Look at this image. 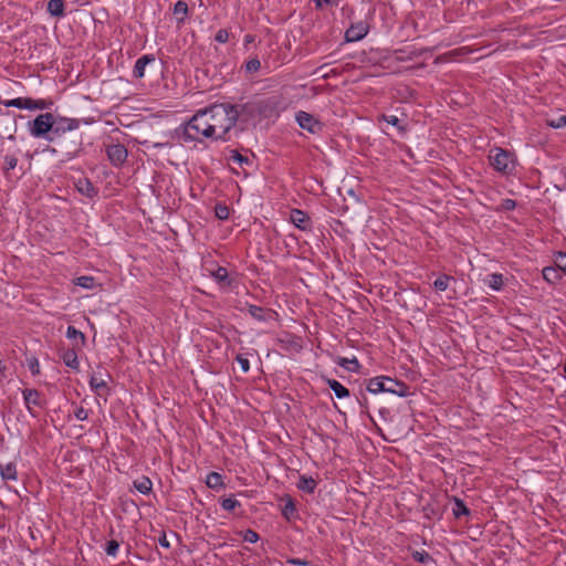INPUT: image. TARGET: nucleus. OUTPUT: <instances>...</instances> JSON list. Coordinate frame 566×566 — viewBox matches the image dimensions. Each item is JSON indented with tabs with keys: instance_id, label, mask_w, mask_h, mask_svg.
Listing matches in <instances>:
<instances>
[{
	"instance_id": "obj_1",
	"label": "nucleus",
	"mask_w": 566,
	"mask_h": 566,
	"mask_svg": "<svg viewBox=\"0 0 566 566\" xmlns=\"http://www.w3.org/2000/svg\"><path fill=\"white\" fill-rule=\"evenodd\" d=\"M212 105L197 111L193 116L176 132L185 143H202L212 137Z\"/></svg>"
},
{
	"instance_id": "obj_2",
	"label": "nucleus",
	"mask_w": 566,
	"mask_h": 566,
	"mask_svg": "<svg viewBox=\"0 0 566 566\" xmlns=\"http://www.w3.org/2000/svg\"><path fill=\"white\" fill-rule=\"evenodd\" d=\"M239 111L237 105L230 103H214V139L227 140V134L238 122Z\"/></svg>"
},
{
	"instance_id": "obj_3",
	"label": "nucleus",
	"mask_w": 566,
	"mask_h": 566,
	"mask_svg": "<svg viewBox=\"0 0 566 566\" xmlns=\"http://www.w3.org/2000/svg\"><path fill=\"white\" fill-rule=\"evenodd\" d=\"M214 284L220 293L223 294H238L241 285V277L233 266L219 265L214 269Z\"/></svg>"
},
{
	"instance_id": "obj_4",
	"label": "nucleus",
	"mask_w": 566,
	"mask_h": 566,
	"mask_svg": "<svg viewBox=\"0 0 566 566\" xmlns=\"http://www.w3.org/2000/svg\"><path fill=\"white\" fill-rule=\"evenodd\" d=\"M54 114L41 113L34 119L27 123L29 134L34 138H42L48 142H54L52 136Z\"/></svg>"
},
{
	"instance_id": "obj_5",
	"label": "nucleus",
	"mask_w": 566,
	"mask_h": 566,
	"mask_svg": "<svg viewBox=\"0 0 566 566\" xmlns=\"http://www.w3.org/2000/svg\"><path fill=\"white\" fill-rule=\"evenodd\" d=\"M489 158L492 167L503 175H510L515 169L513 155L509 150L495 147L490 151Z\"/></svg>"
},
{
	"instance_id": "obj_6",
	"label": "nucleus",
	"mask_w": 566,
	"mask_h": 566,
	"mask_svg": "<svg viewBox=\"0 0 566 566\" xmlns=\"http://www.w3.org/2000/svg\"><path fill=\"white\" fill-rule=\"evenodd\" d=\"M6 107H15L19 109L29 111H48L54 105L52 99L39 98L34 99L31 97H15L12 99H6L2 102Z\"/></svg>"
},
{
	"instance_id": "obj_7",
	"label": "nucleus",
	"mask_w": 566,
	"mask_h": 566,
	"mask_svg": "<svg viewBox=\"0 0 566 566\" xmlns=\"http://www.w3.org/2000/svg\"><path fill=\"white\" fill-rule=\"evenodd\" d=\"M81 123L88 125L91 122L85 118H70L61 115H54L53 127H52V136H54V140L57 137L63 136L69 132H73L77 129Z\"/></svg>"
},
{
	"instance_id": "obj_8",
	"label": "nucleus",
	"mask_w": 566,
	"mask_h": 566,
	"mask_svg": "<svg viewBox=\"0 0 566 566\" xmlns=\"http://www.w3.org/2000/svg\"><path fill=\"white\" fill-rule=\"evenodd\" d=\"M295 119L302 129L307 130L311 134L321 133L324 128L323 123L316 119L312 114L304 111H298L295 114Z\"/></svg>"
},
{
	"instance_id": "obj_9",
	"label": "nucleus",
	"mask_w": 566,
	"mask_h": 566,
	"mask_svg": "<svg viewBox=\"0 0 566 566\" xmlns=\"http://www.w3.org/2000/svg\"><path fill=\"white\" fill-rule=\"evenodd\" d=\"M22 395H23V401H24V405L29 411V413L32 416V417H36L35 412L33 411V406L35 407H39V408H43L44 407V400L41 398V394L39 390L36 389H24L22 391Z\"/></svg>"
},
{
	"instance_id": "obj_10",
	"label": "nucleus",
	"mask_w": 566,
	"mask_h": 566,
	"mask_svg": "<svg viewBox=\"0 0 566 566\" xmlns=\"http://www.w3.org/2000/svg\"><path fill=\"white\" fill-rule=\"evenodd\" d=\"M369 31V27L366 22L359 21L356 23H353L346 31H345V41L346 42H357L363 40Z\"/></svg>"
},
{
	"instance_id": "obj_11",
	"label": "nucleus",
	"mask_w": 566,
	"mask_h": 566,
	"mask_svg": "<svg viewBox=\"0 0 566 566\" xmlns=\"http://www.w3.org/2000/svg\"><path fill=\"white\" fill-rule=\"evenodd\" d=\"M106 155L114 166L123 165L128 156L126 147L122 144H113L106 148Z\"/></svg>"
},
{
	"instance_id": "obj_12",
	"label": "nucleus",
	"mask_w": 566,
	"mask_h": 566,
	"mask_svg": "<svg viewBox=\"0 0 566 566\" xmlns=\"http://www.w3.org/2000/svg\"><path fill=\"white\" fill-rule=\"evenodd\" d=\"M385 392L394 394L399 397H407L410 394L409 386L403 381L385 376Z\"/></svg>"
},
{
	"instance_id": "obj_13",
	"label": "nucleus",
	"mask_w": 566,
	"mask_h": 566,
	"mask_svg": "<svg viewBox=\"0 0 566 566\" xmlns=\"http://www.w3.org/2000/svg\"><path fill=\"white\" fill-rule=\"evenodd\" d=\"M291 222L300 230L302 231H310L312 230V221L310 216L300 210V209H293L291 211L290 216Z\"/></svg>"
},
{
	"instance_id": "obj_14",
	"label": "nucleus",
	"mask_w": 566,
	"mask_h": 566,
	"mask_svg": "<svg viewBox=\"0 0 566 566\" xmlns=\"http://www.w3.org/2000/svg\"><path fill=\"white\" fill-rule=\"evenodd\" d=\"M74 186L81 195L90 199H93L98 195V189L87 177H80L74 181Z\"/></svg>"
},
{
	"instance_id": "obj_15",
	"label": "nucleus",
	"mask_w": 566,
	"mask_h": 566,
	"mask_svg": "<svg viewBox=\"0 0 566 566\" xmlns=\"http://www.w3.org/2000/svg\"><path fill=\"white\" fill-rule=\"evenodd\" d=\"M156 61L154 54H145L142 55L137 61L135 62L134 69H133V76L135 78H143L145 76V70L146 66L149 64H154Z\"/></svg>"
},
{
	"instance_id": "obj_16",
	"label": "nucleus",
	"mask_w": 566,
	"mask_h": 566,
	"mask_svg": "<svg viewBox=\"0 0 566 566\" xmlns=\"http://www.w3.org/2000/svg\"><path fill=\"white\" fill-rule=\"evenodd\" d=\"M248 312L249 314L259 322H268L270 321L273 315H275V312L270 308H264L258 305L249 304L248 305Z\"/></svg>"
},
{
	"instance_id": "obj_17",
	"label": "nucleus",
	"mask_w": 566,
	"mask_h": 566,
	"mask_svg": "<svg viewBox=\"0 0 566 566\" xmlns=\"http://www.w3.org/2000/svg\"><path fill=\"white\" fill-rule=\"evenodd\" d=\"M77 349V347L64 349L60 356L63 363L73 370H78L80 368V363L76 354Z\"/></svg>"
},
{
	"instance_id": "obj_18",
	"label": "nucleus",
	"mask_w": 566,
	"mask_h": 566,
	"mask_svg": "<svg viewBox=\"0 0 566 566\" xmlns=\"http://www.w3.org/2000/svg\"><path fill=\"white\" fill-rule=\"evenodd\" d=\"M90 387L97 395H102L104 392L105 394L108 392L107 382L104 379L102 373L93 374L90 377Z\"/></svg>"
},
{
	"instance_id": "obj_19",
	"label": "nucleus",
	"mask_w": 566,
	"mask_h": 566,
	"mask_svg": "<svg viewBox=\"0 0 566 566\" xmlns=\"http://www.w3.org/2000/svg\"><path fill=\"white\" fill-rule=\"evenodd\" d=\"M0 476L3 481H17L18 470L15 462L0 463Z\"/></svg>"
},
{
	"instance_id": "obj_20",
	"label": "nucleus",
	"mask_w": 566,
	"mask_h": 566,
	"mask_svg": "<svg viewBox=\"0 0 566 566\" xmlns=\"http://www.w3.org/2000/svg\"><path fill=\"white\" fill-rule=\"evenodd\" d=\"M66 337L73 340V347L82 348L86 343L85 335L73 325L67 326Z\"/></svg>"
},
{
	"instance_id": "obj_21",
	"label": "nucleus",
	"mask_w": 566,
	"mask_h": 566,
	"mask_svg": "<svg viewBox=\"0 0 566 566\" xmlns=\"http://www.w3.org/2000/svg\"><path fill=\"white\" fill-rule=\"evenodd\" d=\"M219 503L222 510L233 514H237V510H241L242 506L234 495L228 497L221 496L219 497Z\"/></svg>"
},
{
	"instance_id": "obj_22",
	"label": "nucleus",
	"mask_w": 566,
	"mask_h": 566,
	"mask_svg": "<svg viewBox=\"0 0 566 566\" xmlns=\"http://www.w3.org/2000/svg\"><path fill=\"white\" fill-rule=\"evenodd\" d=\"M325 382L327 384V386L329 387V389H332L335 394V396L338 398V399H344V398H347L349 397V390L343 386L339 381H337L336 379H332V378H324Z\"/></svg>"
},
{
	"instance_id": "obj_23",
	"label": "nucleus",
	"mask_w": 566,
	"mask_h": 566,
	"mask_svg": "<svg viewBox=\"0 0 566 566\" xmlns=\"http://www.w3.org/2000/svg\"><path fill=\"white\" fill-rule=\"evenodd\" d=\"M385 376H377L367 380L366 389L370 394L385 392Z\"/></svg>"
},
{
	"instance_id": "obj_24",
	"label": "nucleus",
	"mask_w": 566,
	"mask_h": 566,
	"mask_svg": "<svg viewBox=\"0 0 566 566\" xmlns=\"http://www.w3.org/2000/svg\"><path fill=\"white\" fill-rule=\"evenodd\" d=\"M296 486L300 491L312 494L317 486V482L312 476L301 475Z\"/></svg>"
},
{
	"instance_id": "obj_25",
	"label": "nucleus",
	"mask_w": 566,
	"mask_h": 566,
	"mask_svg": "<svg viewBox=\"0 0 566 566\" xmlns=\"http://www.w3.org/2000/svg\"><path fill=\"white\" fill-rule=\"evenodd\" d=\"M65 2L64 0H49L46 10L48 12L55 18L64 17L65 12Z\"/></svg>"
},
{
	"instance_id": "obj_26",
	"label": "nucleus",
	"mask_w": 566,
	"mask_h": 566,
	"mask_svg": "<svg viewBox=\"0 0 566 566\" xmlns=\"http://www.w3.org/2000/svg\"><path fill=\"white\" fill-rule=\"evenodd\" d=\"M484 284L488 285L493 291H500L503 287V275L501 273H491L488 274L484 280Z\"/></svg>"
},
{
	"instance_id": "obj_27",
	"label": "nucleus",
	"mask_w": 566,
	"mask_h": 566,
	"mask_svg": "<svg viewBox=\"0 0 566 566\" xmlns=\"http://www.w3.org/2000/svg\"><path fill=\"white\" fill-rule=\"evenodd\" d=\"M543 277L549 284H555L562 280L560 271L555 266H545L542 271Z\"/></svg>"
},
{
	"instance_id": "obj_28",
	"label": "nucleus",
	"mask_w": 566,
	"mask_h": 566,
	"mask_svg": "<svg viewBox=\"0 0 566 566\" xmlns=\"http://www.w3.org/2000/svg\"><path fill=\"white\" fill-rule=\"evenodd\" d=\"M453 501V509H452V513L454 515L455 518H460L461 516H468L470 515V510L468 509V506L465 505L464 501L457 497V496H453L452 499Z\"/></svg>"
},
{
	"instance_id": "obj_29",
	"label": "nucleus",
	"mask_w": 566,
	"mask_h": 566,
	"mask_svg": "<svg viewBox=\"0 0 566 566\" xmlns=\"http://www.w3.org/2000/svg\"><path fill=\"white\" fill-rule=\"evenodd\" d=\"M134 488L142 494H149L153 490V482L147 476H142L134 481Z\"/></svg>"
},
{
	"instance_id": "obj_30",
	"label": "nucleus",
	"mask_w": 566,
	"mask_h": 566,
	"mask_svg": "<svg viewBox=\"0 0 566 566\" xmlns=\"http://www.w3.org/2000/svg\"><path fill=\"white\" fill-rule=\"evenodd\" d=\"M337 365L345 368L348 371H358L360 368V364L356 357H339L337 360Z\"/></svg>"
},
{
	"instance_id": "obj_31",
	"label": "nucleus",
	"mask_w": 566,
	"mask_h": 566,
	"mask_svg": "<svg viewBox=\"0 0 566 566\" xmlns=\"http://www.w3.org/2000/svg\"><path fill=\"white\" fill-rule=\"evenodd\" d=\"M422 54V51L412 50L410 52H406V50H397L395 51L396 61L398 62H407L411 61Z\"/></svg>"
},
{
	"instance_id": "obj_32",
	"label": "nucleus",
	"mask_w": 566,
	"mask_h": 566,
	"mask_svg": "<svg viewBox=\"0 0 566 566\" xmlns=\"http://www.w3.org/2000/svg\"><path fill=\"white\" fill-rule=\"evenodd\" d=\"M230 216V207L226 203L218 202L214 205V218L219 220H227Z\"/></svg>"
},
{
	"instance_id": "obj_33",
	"label": "nucleus",
	"mask_w": 566,
	"mask_h": 566,
	"mask_svg": "<svg viewBox=\"0 0 566 566\" xmlns=\"http://www.w3.org/2000/svg\"><path fill=\"white\" fill-rule=\"evenodd\" d=\"M452 280L453 277L451 275L442 274L433 282V287L437 291L444 292L449 287V283Z\"/></svg>"
},
{
	"instance_id": "obj_34",
	"label": "nucleus",
	"mask_w": 566,
	"mask_h": 566,
	"mask_svg": "<svg viewBox=\"0 0 566 566\" xmlns=\"http://www.w3.org/2000/svg\"><path fill=\"white\" fill-rule=\"evenodd\" d=\"M188 13V6L185 1H177L174 7V14L179 21H184Z\"/></svg>"
},
{
	"instance_id": "obj_35",
	"label": "nucleus",
	"mask_w": 566,
	"mask_h": 566,
	"mask_svg": "<svg viewBox=\"0 0 566 566\" xmlns=\"http://www.w3.org/2000/svg\"><path fill=\"white\" fill-rule=\"evenodd\" d=\"M27 365L33 376H38L41 373L39 359L35 356L27 358Z\"/></svg>"
},
{
	"instance_id": "obj_36",
	"label": "nucleus",
	"mask_w": 566,
	"mask_h": 566,
	"mask_svg": "<svg viewBox=\"0 0 566 566\" xmlns=\"http://www.w3.org/2000/svg\"><path fill=\"white\" fill-rule=\"evenodd\" d=\"M94 277L88 275L78 276L75 281V284L83 289H93L94 287Z\"/></svg>"
},
{
	"instance_id": "obj_37",
	"label": "nucleus",
	"mask_w": 566,
	"mask_h": 566,
	"mask_svg": "<svg viewBox=\"0 0 566 566\" xmlns=\"http://www.w3.org/2000/svg\"><path fill=\"white\" fill-rule=\"evenodd\" d=\"M295 513H296L295 504L293 503L292 499H290L287 501V503L284 505V507L282 509V515L285 518L291 520L292 517L295 516Z\"/></svg>"
},
{
	"instance_id": "obj_38",
	"label": "nucleus",
	"mask_w": 566,
	"mask_h": 566,
	"mask_svg": "<svg viewBox=\"0 0 566 566\" xmlns=\"http://www.w3.org/2000/svg\"><path fill=\"white\" fill-rule=\"evenodd\" d=\"M412 557H413V559L416 562L422 563V564H427L429 562H433L432 556L429 553H427L426 551H421V552L415 551L412 553Z\"/></svg>"
},
{
	"instance_id": "obj_39",
	"label": "nucleus",
	"mask_w": 566,
	"mask_h": 566,
	"mask_svg": "<svg viewBox=\"0 0 566 566\" xmlns=\"http://www.w3.org/2000/svg\"><path fill=\"white\" fill-rule=\"evenodd\" d=\"M3 169L6 172H9L10 170L14 169L18 165V158L13 155H6L3 157Z\"/></svg>"
},
{
	"instance_id": "obj_40",
	"label": "nucleus",
	"mask_w": 566,
	"mask_h": 566,
	"mask_svg": "<svg viewBox=\"0 0 566 566\" xmlns=\"http://www.w3.org/2000/svg\"><path fill=\"white\" fill-rule=\"evenodd\" d=\"M229 160L240 166H242L243 164H249V158L241 155L238 150H230Z\"/></svg>"
},
{
	"instance_id": "obj_41",
	"label": "nucleus",
	"mask_w": 566,
	"mask_h": 566,
	"mask_svg": "<svg viewBox=\"0 0 566 566\" xmlns=\"http://www.w3.org/2000/svg\"><path fill=\"white\" fill-rule=\"evenodd\" d=\"M119 543L116 539H111L105 545V553L108 556L115 557L118 553Z\"/></svg>"
},
{
	"instance_id": "obj_42",
	"label": "nucleus",
	"mask_w": 566,
	"mask_h": 566,
	"mask_svg": "<svg viewBox=\"0 0 566 566\" xmlns=\"http://www.w3.org/2000/svg\"><path fill=\"white\" fill-rule=\"evenodd\" d=\"M555 265L566 275V253L558 252L555 256Z\"/></svg>"
},
{
	"instance_id": "obj_43",
	"label": "nucleus",
	"mask_w": 566,
	"mask_h": 566,
	"mask_svg": "<svg viewBox=\"0 0 566 566\" xmlns=\"http://www.w3.org/2000/svg\"><path fill=\"white\" fill-rule=\"evenodd\" d=\"M242 538L244 542H248V543H256L260 538L259 534L251 530V528H248L245 531L242 532Z\"/></svg>"
},
{
	"instance_id": "obj_44",
	"label": "nucleus",
	"mask_w": 566,
	"mask_h": 566,
	"mask_svg": "<svg viewBox=\"0 0 566 566\" xmlns=\"http://www.w3.org/2000/svg\"><path fill=\"white\" fill-rule=\"evenodd\" d=\"M547 125L553 128H563L566 126V115H560L556 118L547 119Z\"/></svg>"
},
{
	"instance_id": "obj_45",
	"label": "nucleus",
	"mask_w": 566,
	"mask_h": 566,
	"mask_svg": "<svg viewBox=\"0 0 566 566\" xmlns=\"http://www.w3.org/2000/svg\"><path fill=\"white\" fill-rule=\"evenodd\" d=\"M261 67V62L259 59H251L245 64V70L248 72H258Z\"/></svg>"
},
{
	"instance_id": "obj_46",
	"label": "nucleus",
	"mask_w": 566,
	"mask_h": 566,
	"mask_svg": "<svg viewBox=\"0 0 566 566\" xmlns=\"http://www.w3.org/2000/svg\"><path fill=\"white\" fill-rule=\"evenodd\" d=\"M235 359H237L238 364L240 365L241 370L243 373H248L250 369L249 359L243 355H238Z\"/></svg>"
},
{
	"instance_id": "obj_47",
	"label": "nucleus",
	"mask_w": 566,
	"mask_h": 566,
	"mask_svg": "<svg viewBox=\"0 0 566 566\" xmlns=\"http://www.w3.org/2000/svg\"><path fill=\"white\" fill-rule=\"evenodd\" d=\"M286 564L294 565V566H310L311 562L307 559L296 558V557H289L286 559Z\"/></svg>"
},
{
	"instance_id": "obj_48",
	"label": "nucleus",
	"mask_w": 566,
	"mask_h": 566,
	"mask_svg": "<svg viewBox=\"0 0 566 566\" xmlns=\"http://www.w3.org/2000/svg\"><path fill=\"white\" fill-rule=\"evenodd\" d=\"M74 416L77 420L84 421L88 418V410L84 407H77L74 411Z\"/></svg>"
},
{
	"instance_id": "obj_49",
	"label": "nucleus",
	"mask_w": 566,
	"mask_h": 566,
	"mask_svg": "<svg viewBox=\"0 0 566 566\" xmlns=\"http://www.w3.org/2000/svg\"><path fill=\"white\" fill-rule=\"evenodd\" d=\"M379 119L385 120L386 123L400 128L399 127V118L396 115L382 114Z\"/></svg>"
},
{
	"instance_id": "obj_50",
	"label": "nucleus",
	"mask_w": 566,
	"mask_h": 566,
	"mask_svg": "<svg viewBox=\"0 0 566 566\" xmlns=\"http://www.w3.org/2000/svg\"><path fill=\"white\" fill-rule=\"evenodd\" d=\"M516 208V201L513 199H503L501 202V209L504 211H511Z\"/></svg>"
},
{
	"instance_id": "obj_51",
	"label": "nucleus",
	"mask_w": 566,
	"mask_h": 566,
	"mask_svg": "<svg viewBox=\"0 0 566 566\" xmlns=\"http://www.w3.org/2000/svg\"><path fill=\"white\" fill-rule=\"evenodd\" d=\"M224 488L226 484L223 482L222 475L218 472H214V493H218L220 490Z\"/></svg>"
},
{
	"instance_id": "obj_52",
	"label": "nucleus",
	"mask_w": 566,
	"mask_h": 566,
	"mask_svg": "<svg viewBox=\"0 0 566 566\" xmlns=\"http://www.w3.org/2000/svg\"><path fill=\"white\" fill-rule=\"evenodd\" d=\"M214 40L221 43H226L229 40V32L226 29H221L214 35Z\"/></svg>"
},
{
	"instance_id": "obj_53",
	"label": "nucleus",
	"mask_w": 566,
	"mask_h": 566,
	"mask_svg": "<svg viewBox=\"0 0 566 566\" xmlns=\"http://www.w3.org/2000/svg\"><path fill=\"white\" fill-rule=\"evenodd\" d=\"M235 67V64L233 62H227L223 65L220 66V74H231Z\"/></svg>"
},
{
	"instance_id": "obj_54",
	"label": "nucleus",
	"mask_w": 566,
	"mask_h": 566,
	"mask_svg": "<svg viewBox=\"0 0 566 566\" xmlns=\"http://www.w3.org/2000/svg\"><path fill=\"white\" fill-rule=\"evenodd\" d=\"M158 543L161 547H165V548H169L170 547V543L167 538V535L166 533H161V535L159 536L158 538Z\"/></svg>"
},
{
	"instance_id": "obj_55",
	"label": "nucleus",
	"mask_w": 566,
	"mask_h": 566,
	"mask_svg": "<svg viewBox=\"0 0 566 566\" xmlns=\"http://www.w3.org/2000/svg\"><path fill=\"white\" fill-rule=\"evenodd\" d=\"M333 0H314L316 9H321L323 4H329Z\"/></svg>"
},
{
	"instance_id": "obj_56",
	"label": "nucleus",
	"mask_w": 566,
	"mask_h": 566,
	"mask_svg": "<svg viewBox=\"0 0 566 566\" xmlns=\"http://www.w3.org/2000/svg\"><path fill=\"white\" fill-rule=\"evenodd\" d=\"M206 484L208 488L212 489V472L207 473L206 475Z\"/></svg>"
},
{
	"instance_id": "obj_57",
	"label": "nucleus",
	"mask_w": 566,
	"mask_h": 566,
	"mask_svg": "<svg viewBox=\"0 0 566 566\" xmlns=\"http://www.w3.org/2000/svg\"><path fill=\"white\" fill-rule=\"evenodd\" d=\"M7 370V367L2 364V361L0 360V378L1 377H4V373Z\"/></svg>"
},
{
	"instance_id": "obj_58",
	"label": "nucleus",
	"mask_w": 566,
	"mask_h": 566,
	"mask_svg": "<svg viewBox=\"0 0 566 566\" xmlns=\"http://www.w3.org/2000/svg\"><path fill=\"white\" fill-rule=\"evenodd\" d=\"M81 145H82V143L80 142V143L75 146L74 150H73V151H69V154H70V155H72V156H75Z\"/></svg>"
},
{
	"instance_id": "obj_59",
	"label": "nucleus",
	"mask_w": 566,
	"mask_h": 566,
	"mask_svg": "<svg viewBox=\"0 0 566 566\" xmlns=\"http://www.w3.org/2000/svg\"><path fill=\"white\" fill-rule=\"evenodd\" d=\"M380 415L384 416L385 413H388V411L386 409H380Z\"/></svg>"
},
{
	"instance_id": "obj_60",
	"label": "nucleus",
	"mask_w": 566,
	"mask_h": 566,
	"mask_svg": "<svg viewBox=\"0 0 566 566\" xmlns=\"http://www.w3.org/2000/svg\"><path fill=\"white\" fill-rule=\"evenodd\" d=\"M361 406H365L366 402H367V398L364 397V400L363 401H359Z\"/></svg>"
}]
</instances>
